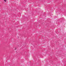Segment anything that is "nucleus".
<instances>
[{"label":"nucleus","mask_w":66,"mask_h":66,"mask_svg":"<svg viewBox=\"0 0 66 66\" xmlns=\"http://www.w3.org/2000/svg\"><path fill=\"white\" fill-rule=\"evenodd\" d=\"M4 1H5V2H6V0H4Z\"/></svg>","instance_id":"1"}]
</instances>
